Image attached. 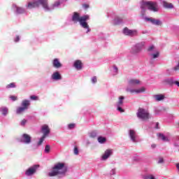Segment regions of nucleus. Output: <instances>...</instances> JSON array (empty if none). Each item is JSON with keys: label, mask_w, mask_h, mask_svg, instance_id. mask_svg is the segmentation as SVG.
<instances>
[{"label": "nucleus", "mask_w": 179, "mask_h": 179, "mask_svg": "<svg viewBox=\"0 0 179 179\" xmlns=\"http://www.w3.org/2000/svg\"><path fill=\"white\" fill-rule=\"evenodd\" d=\"M61 3H62L61 0H57L50 6H48V0H33L27 3L26 8L33 9V8L42 6L45 12H51V10H54V9H58V8L61 6Z\"/></svg>", "instance_id": "1"}, {"label": "nucleus", "mask_w": 179, "mask_h": 179, "mask_svg": "<svg viewBox=\"0 0 179 179\" xmlns=\"http://www.w3.org/2000/svg\"><path fill=\"white\" fill-rule=\"evenodd\" d=\"M90 19V17L89 15H85L80 17V15L77 12H74L71 17V20L74 23H78V22H79L80 26L86 30L87 34L90 33L91 30L90 27H89V24L87 22Z\"/></svg>", "instance_id": "2"}, {"label": "nucleus", "mask_w": 179, "mask_h": 179, "mask_svg": "<svg viewBox=\"0 0 179 179\" xmlns=\"http://www.w3.org/2000/svg\"><path fill=\"white\" fill-rule=\"evenodd\" d=\"M141 84V81L138 79H130L128 81V86L126 87L125 90L127 93H131V94H139L141 93H144L146 92V88L144 87H141L138 89H134L131 87H134L135 86H138V85Z\"/></svg>", "instance_id": "3"}, {"label": "nucleus", "mask_w": 179, "mask_h": 179, "mask_svg": "<svg viewBox=\"0 0 179 179\" xmlns=\"http://www.w3.org/2000/svg\"><path fill=\"white\" fill-rule=\"evenodd\" d=\"M66 173V166L65 163H57L56 164L51 172L48 173L49 177H55V176H59V178L64 177Z\"/></svg>", "instance_id": "4"}, {"label": "nucleus", "mask_w": 179, "mask_h": 179, "mask_svg": "<svg viewBox=\"0 0 179 179\" xmlns=\"http://www.w3.org/2000/svg\"><path fill=\"white\" fill-rule=\"evenodd\" d=\"M141 9L145 12L146 9L151 12H159V4L156 1H142L141 3Z\"/></svg>", "instance_id": "5"}, {"label": "nucleus", "mask_w": 179, "mask_h": 179, "mask_svg": "<svg viewBox=\"0 0 179 179\" xmlns=\"http://www.w3.org/2000/svg\"><path fill=\"white\" fill-rule=\"evenodd\" d=\"M136 115L139 120H142L143 121H147V120L150 118V114H149V111L142 108L138 109Z\"/></svg>", "instance_id": "6"}, {"label": "nucleus", "mask_w": 179, "mask_h": 179, "mask_svg": "<svg viewBox=\"0 0 179 179\" xmlns=\"http://www.w3.org/2000/svg\"><path fill=\"white\" fill-rule=\"evenodd\" d=\"M124 100H125V96H120L118 97V100L116 102L115 107H116V110L119 112V113H125V110H124V108H122V107L124 106Z\"/></svg>", "instance_id": "7"}, {"label": "nucleus", "mask_w": 179, "mask_h": 179, "mask_svg": "<svg viewBox=\"0 0 179 179\" xmlns=\"http://www.w3.org/2000/svg\"><path fill=\"white\" fill-rule=\"evenodd\" d=\"M143 47H145V42L136 43L131 48V54H139L143 50Z\"/></svg>", "instance_id": "8"}, {"label": "nucleus", "mask_w": 179, "mask_h": 179, "mask_svg": "<svg viewBox=\"0 0 179 179\" xmlns=\"http://www.w3.org/2000/svg\"><path fill=\"white\" fill-rule=\"evenodd\" d=\"M18 141L24 145H30L31 143V136L27 134H23L19 138Z\"/></svg>", "instance_id": "9"}, {"label": "nucleus", "mask_w": 179, "mask_h": 179, "mask_svg": "<svg viewBox=\"0 0 179 179\" xmlns=\"http://www.w3.org/2000/svg\"><path fill=\"white\" fill-rule=\"evenodd\" d=\"M113 153L114 150L113 149H106L101 156V162H106V160H108Z\"/></svg>", "instance_id": "10"}, {"label": "nucleus", "mask_w": 179, "mask_h": 179, "mask_svg": "<svg viewBox=\"0 0 179 179\" xmlns=\"http://www.w3.org/2000/svg\"><path fill=\"white\" fill-rule=\"evenodd\" d=\"M40 167V165H33L32 166L29 167L28 169L25 171V176L27 177H31V176H34L36 173L37 172V169Z\"/></svg>", "instance_id": "11"}, {"label": "nucleus", "mask_w": 179, "mask_h": 179, "mask_svg": "<svg viewBox=\"0 0 179 179\" xmlns=\"http://www.w3.org/2000/svg\"><path fill=\"white\" fill-rule=\"evenodd\" d=\"M12 10L15 15H23V13H26V8L20 7L16 4H13Z\"/></svg>", "instance_id": "12"}, {"label": "nucleus", "mask_w": 179, "mask_h": 179, "mask_svg": "<svg viewBox=\"0 0 179 179\" xmlns=\"http://www.w3.org/2000/svg\"><path fill=\"white\" fill-rule=\"evenodd\" d=\"M41 131L43 134L42 136H43L44 138H47L49 136L51 132V129H50V127H48V125L44 124L41 127Z\"/></svg>", "instance_id": "13"}, {"label": "nucleus", "mask_w": 179, "mask_h": 179, "mask_svg": "<svg viewBox=\"0 0 179 179\" xmlns=\"http://www.w3.org/2000/svg\"><path fill=\"white\" fill-rule=\"evenodd\" d=\"M145 20L147 22H150L155 26H162V24H163V22H162V20L153 17H145Z\"/></svg>", "instance_id": "14"}, {"label": "nucleus", "mask_w": 179, "mask_h": 179, "mask_svg": "<svg viewBox=\"0 0 179 179\" xmlns=\"http://www.w3.org/2000/svg\"><path fill=\"white\" fill-rule=\"evenodd\" d=\"M123 34H125V36H136L138 31L131 30L126 27L123 29Z\"/></svg>", "instance_id": "15"}, {"label": "nucleus", "mask_w": 179, "mask_h": 179, "mask_svg": "<svg viewBox=\"0 0 179 179\" xmlns=\"http://www.w3.org/2000/svg\"><path fill=\"white\" fill-rule=\"evenodd\" d=\"M52 65L53 68H55V69H59L60 68H62V64L58 58H55L52 60Z\"/></svg>", "instance_id": "16"}, {"label": "nucleus", "mask_w": 179, "mask_h": 179, "mask_svg": "<svg viewBox=\"0 0 179 179\" xmlns=\"http://www.w3.org/2000/svg\"><path fill=\"white\" fill-rule=\"evenodd\" d=\"M129 136L134 143H136V131L134 129L129 130Z\"/></svg>", "instance_id": "17"}, {"label": "nucleus", "mask_w": 179, "mask_h": 179, "mask_svg": "<svg viewBox=\"0 0 179 179\" xmlns=\"http://www.w3.org/2000/svg\"><path fill=\"white\" fill-rule=\"evenodd\" d=\"M52 80H61L62 79V76L59 71H55L51 76Z\"/></svg>", "instance_id": "18"}, {"label": "nucleus", "mask_w": 179, "mask_h": 179, "mask_svg": "<svg viewBox=\"0 0 179 179\" xmlns=\"http://www.w3.org/2000/svg\"><path fill=\"white\" fill-rule=\"evenodd\" d=\"M176 82V79L174 78H168L164 80V83L169 85V86H173Z\"/></svg>", "instance_id": "19"}, {"label": "nucleus", "mask_w": 179, "mask_h": 179, "mask_svg": "<svg viewBox=\"0 0 179 179\" xmlns=\"http://www.w3.org/2000/svg\"><path fill=\"white\" fill-rule=\"evenodd\" d=\"M160 55V53L157 51L155 53H150V63L153 64V59H156V58H159V56Z\"/></svg>", "instance_id": "20"}, {"label": "nucleus", "mask_w": 179, "mask_h": 179, "mask_svg": "<svg viewBox=\"0 0 179 179\" xmlns=\"http://www.w3.org/2000/svg\"><path fill=\"white\" fill-rule=\"evenodd\" d=\"M21 107L24 108L25 110H29V107H30V101L27 99H24L21 103Z\"/></svg>", "instance_id": "21"}, {"label": "nucleus", "mask_w": 179, "mask_h": 179, "mask_svg": "<svg viewBox=\"0 0 179 179\" xmlns=\"http://www.w3.org/2000/svg\"><path fill=\"white\" fill-rule=\"evenodd\" d=\"M73 66L77 71H80L82 69V62L80 60H76L74 62Z\"/></svg>", "instance_id": "22"}, {"label": "nucleus", "mask_w": 179, "mask_h": 179, "mask_svg": "<svg viewBox=\"0 0 179 179\" xmlns=\"http://www.w3.org/2000/svg\"><path fill=\"white\" fill-rule=\"evenodd\" d=\"M162 5L163 7L165 8V9H173V8H174L173 3H169L167 1H163Z\"/></svg>", "instance_id": "23"}, {"label": "nucleus", "mask_w": 179, "mask_h": 179, "mask_svg": "<svg viewBox=\"0 0 179 179\" xmlns=\"http://www.w3.org/2000/svg\"><path fill=\"white\" fill-rule=\"evenodd\" d=\"M154 99H155V101H162V100H164V95L156 94L154 95Z\"/></svg>", "instance_id": "24"}, {"label": "nucleus", "mask_w": 179, "mask_h": 179, "mask_svg": "<svg viewBox=\"0 0 179 179\" xmlns=\"http://www.w3.org/2000/svg\"><path fill=\"white\" fill-rule=\"evenodd\" d=\"M8 111H9V109L7 107L3 106L0 108V113H1L2 115H8Z\"/></svg>", "instance_id": "25"}, {"label": "nucleus", "mask_w": 179, "mask_h": 179, "mask_svg": "<svg viewBox=\"0 0 179 179\" xmlns=\"http://www.w3.org/2000/svg\"><path fill=\"white\" fill-rule=\"evenodd\" d=\"M121 23H122V18L120 17H116L114 20H113V24H121Z\"/></svg>", "instance_id": "26"}, {"label": "nucleus", "mask_w": 179, "mask_h": 179, "mask_svg": "<svg viewBox=\"0 0 179 179\" xmlns=\"http://www.w3.org/2000/svg\"><path fill=\"white\" fill-rule=\"evenodd\" d=\"M97 141L99 143H101V145H103V143H106V142H107V138L103 136H99Z\"/></svg>", "instance_id": "27"}, {"label": "nucleus", "mask_w": 179, "mask_h": 179, "mask_svg": "<svg viewBox=\"0 0 179 179\" xmlns=\"http://www.w3.org/2000/svg\"><path fill=\"white\" fill-rule=\"evenodd\" d=\"M27 109L23 108V106H20L17 108L16 110V114H22V113H24Z\"/></svg>", "instance_id": "28"}, {"label": "nucleus", "mask_w": 179, "mask_h": 179, "mask_svg": "<svg viewBox=\"0 0 179 179\" xmlns=\"http://www.w3.org/2000/svg\"><path fill=\"white\" fill-rule=\"evenodd\" d=\"M112 71H113V75H118V67L117 66V65L114 64L112 66Z\"/></svg>", "instance_id": "29"}, {"label": "nucleus", "mask_w": 179, "mask_h": 179, "mask_svg": "<svg viewBox=\"0 0 179 179\" xmlns=\"http://www.w3.org/2000/svg\"><path fill=\"white\" fill-rule=\"evenodd\" d=\"M159 139H162V141H164V142H167V141H169V138L164 136L163 134H159L158 135Z\"/></svg>", "instance_id": "30"}, {"label": "nucleus", "mask_w": 179, "mask_h": 179, "mask_svg": "<svg viewBox=\"0 0 179 179\" xmlns=\"http://www.w3.org/2000/svg\"><path fill=\"white\" fill-rule=\"evenodd\" d=\"M46 137L41 136L39 141L37 142V146H41L43 145V142H44V140Z\"/></svg>", "instance_id": "31"}, {"label": "nucleus", "mask_w": 179, "mask_h": 179, "mask_svg": "<svg viewBox=\"0 0 179 179\" xmlns=\"http://www.w3.org/2000/svg\"><path fill=\"white\" fill-rule=\"evenodd\" d=\"M98 38L99 40H106V34H104L103 32H100L98 34Z\"/></svg>", "instance_id": "32"}, {"label": "nucleus", "mask_w": 179, "mask_h": 179, "mask_svg": "<svg viewBox=\"0 0 179 179\" xmlns=\"http://www.w3.org/2000/svg\"><path fill=\"white\" fill-rule=\"evenodd\" d=\"M145 179H156V178L155 177V176H153L152 174H148V175H145L144 176Z\"/></svg>", "instance_id": "33"}, {"label": "nucleus", "mask_w": 179, "mask_h": 179, "mask_svg": "<svg viewBox=\"0 0 179 179\" xmlns=\"http://www.w3.org/2000/svg\"><path fill=\"white\" fill-rule=\"evenodd\" d=\"M16 87V85H15V83H11L6 86V89H12Z\"/></svg>", "instance_id": "34"}, {"label": "nucleus", "mask_w": 179, "mask_h": 179, "mask_svg": "<svg viewBox=\"0 0 179 179\" xmlns=\"http://www.w3.org/2000/svg\"><path fill=\"white\" fill-rule=\"evenodd\" d=\"M51 150V146L50 145H46L45 147V153H50Z\"/></svg>", "instance_id": "35"}, {"label": "nucleus", "mask_w": 179, "mask_h": 179, "mask_svg": "<svg viewBox=\"0 0 179 179\" xmlns=\"http://www.w3.org/2000/svg\"><path fill=\"white\" fill-rule=\"evenodd\" d=\"M75 127H76V124L74 123H71L67 125L68 129H74Z\"/></svg>", "instance_id": "36"}, {"label": "nucleus", "mask_w": 179, "mask_h": 179, "mask_svg": "<svg viewBox=\"0 0 179 179\" xmlns=\"http://www.w3.org/2000/svg\"><path fill=\"white\" fill-rule=\"evenodd\" d=\"M97 136V131H92L90 134V138H96Z\"/></svg>", "instance_id": "37"}, {"label": "nucleus", "mask_w": 179, "mask_h": 179, "mask_svg": "<svg viewBox=\"0 0 179 179\" xmlns=\"http://www.w3.org/2000/svg\"><path fill=\"white\" fill-rule=\"evenodd\" d=\"M115 174H117V169H112L109 172L110 176H115Z\"/></svg>", "instance_id": "38"}, {"label": "nucleus", "mask_w": 179, "mask_h": 179, "mask_svg": "<svg viewBox=\"0 0 179 179\" xmlns=\"http://www.w3.org/2000/svg\"><path fill=\"white\" fill-rule=\"evenodd\" d=\"M26 124H27V120L23 119V120L20 122V125H21V127H24V125H26Z\"/></svg>", "instance_id": "39"}, {"label": "nucleus", "mask_w": 179, "mask_h": 179, "mask_svg": "<svg viewBox=\"0 0 179 179\" xmlns=\"http://www.w3.org/2000/svg\"><path fill=\"white\" fill-rule=\"evenodd\" d=\"M73 154L76 155V156H78V155H79V149L78 148V147H74Z\"/></svg>", "instance_id": "40"}, {"label": "nucleus", "mask_w": 179, "mask_h": 179, "mask_svg": "<svg viewBox=\"0 0 179 179\" xmlns=\"http://www.w3.org/2000/svg\"><path fill=\"white\" fill-rule=\"evenodd\" d=\"M175 72H178L179 71V62L173 68Z\"/></svg>", "instance_id": "41"}, {"label": "nucleus", "mask_w": 179, "mask_h": 179, "mask_svg": "<svg viewBox=\"0 0 179 179\" xmlns=\"http://www.w3.org/2000/svg\"><path fill=\"white\" fill-rule=\"evenodd\" d=\"M91 82H92V83H93V84L97 83V77L93 76V77L91 78Z\"/></svg>", "instance_id": "42"}, {"label": "nucleus", "mask_w": 179, "mask_h": 179, "mask_svg": "<svg viewBox=\"0 0 179 179\" xmlns=\"http://www.w3.org/2000/svg\"><path fill=\"white\" fill-rule=\"evenodd\" d=\"M163 163H164V159H163V157H160L159 159V160L157 161V164H163Z\"/></svg>", "instance_id": "43"}, {"label": "nucleus", "mask_w": 179, "mask_h": 179, "mask_svg": "<svg viewBox=\"0 0 179 179\" xmlns=\"http://www.w3.org/2000/svg\"><path fill=\"white\" fill-rule=\"evenodd\" d=\"M10 99L12 101H16V100H17V96L12 95L10 96Z\"/></svg>", "instance_id": "44"}, {"label": "nucleus", "mask_w": 179, "mask_h": 179, "mask_svg": "<svg viewBox=\"0 0 179 179\" xmlns=\"http://www.w3.org/2000/svg\"><path fill=\"white\" fill-rule=\"evenodd\" d=\"M30 99H31V100L36 101V100H38V96L32 95L30 96Z\"/></svg>", "instance_id": "45"}, {"label": "nucleus", "mask_w": 179, "mask_h": 179, "mask_svg": "<svg viewBox=\"0 0 179 179\" xmlns=\"http://www.w3.org/2000/svg\"><path fill=\"white\" fill-rule=\"evenodd\" d=\"M153 50H155V45H152L148 48V51H149L150 52L153 51Z\"/></svg>", "instance_id": "46"}, {"label": "nucleus", "mask_w": 179, "mask_h": 179, "mask_svg": "<svg viewBox=\"0 0 179 179\" xmlns=\"http://www.w3.org/2000/svg\"><path fill=\"white\" fill-rule=\"evenodd\" d=\"M20 41V36H17L16 38L14 39L15 43H19Z\"/></svg>", "instance_id": "47"}, {"label": "nucleus", "mask_w": 179, "mask_h": 179, "mask_svg": "<svg viewBox=\"0 0 179 179\" xmlns=\"http://www.w3.org/2000/svg\"><path fill=\"white\" fill-rule=\"evenodd\" d=\"M155 129H160V127H159V122L155 123Z\"/></svg>", "instance_id": "48"}, {"label": "nucleus", "mask_w": 179, "mask_h": 179, "mask_svg": "<svg viewBox=\"0 0 179 179\" xmlns=\"http://www.w3.org/2000/svg\"><path fill=\"white\" fill-rule=\"evenodd\" d=\"M83 8H84V9H87L89 8V5L88 4H83Z\"/></svg>", "instance_id": "49"}, {"label": "nucleus", "mask_w": 179, "mask_h": 179, "mask_svg": "<svg viewBox=\"0 0 179 179\" xmlns=\"http://www.w3.org/2000/svg\"><path fill=\"white\" fill-rule=\"evenodd\" d=\"M174 85H176V86H178V87H179V82L175 80V83Z\"/></svg>", "instance_id": "50"}, {"label": "nucleus", "mask_w": 179, "mask_h": 179, "mask_svg": "<svg viewBox=\"0 0 179 179\" xmlns=\"http://www.w3.org/2000/svg\"><path fill=\"white\" fill-rule=\"evenodd\" d=\"M176 169L179 171V163L176 164Z\"/></svg>", "instance_id": "51"}, {"label": "nucleus", "mask_w": 179, "mask_h": 179, "mask_svg": "<svg viewBox=\"0 0 179 179\" xmlns=\"http://www.w3.org/2000/svg\"><path fill=\"white\" fill-rule=\"evenodd\" d=\"M151 146H152V148H156V145H152Z\"/></svg>", "instance_id": "52"}, {"label": "nucleus", "mask_w": 179, "mask_h": 179, "mask_svg": "<svg viewBox=\"0 0 179 179\" xmlns=\"http://www.w3.org/2000/svg\"><path fill=\"white\" fill-rule=\"evenodd\" d=\"M87 145H90V142L87 141Z\"/></svg>", "instance_id": "53"}, {"label": "nucleus", "mask_w": 179, "mask_h": 179, "mask_svg": "<svg viewBox=\"0 0 179 179\" xmlns=\"http://www.w3.org/2000/svg\"><path fill=\"white\" fill-rule=\"evenodd\" d=\"M178 127H179V122H178Z\"/></svg>", "instance_id": "54"}]
</instances>
